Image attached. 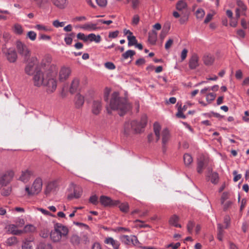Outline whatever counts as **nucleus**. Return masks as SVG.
I'll use <instances>...</instances> for the list:
<instances>
[{
  "instance_id": "864d4df0",
  "label": "nucleus",
  "mask_w": 249,
  "mask_h": 249,
  "mask_svg": "<svg viewBox=\"0 0 249 249\" xmlns=\"http://www.w3.org/2000/svg\"><path fill=\"white\" fill-rule=\"evenodd\" d=\"M195 227V223L192 221H190L187 226V231L189 233H192L193 230Z\"/></svg>"
},
{
  "instance_id": "393cba45",
  "label": "nucleus",
  "mask_w": 249,
  "mask_h": 249,
  "mask_svg": "<svg viewBox=\"0 0 249 249\" xmlns=\"http://www.w3.org/2000/svg\"><path fill=\"white\" fill-rule=\"evenodd\" d=\"M179 220V217L176 214L172 215L169 220V224L176 227L181 228V226L178 223Z\"/></svg>"
},
{
  "instance_id": "2f4dec72",
  "label": "nucleus",
  "mask_w": 249,
  "mask_h": 249,
  "mask_svg": "<svg viewBox=\"0 0 249 249\" xmlns=\"http://www.w3.org/2000/svg\"><path fill=\"white\" fill-rule=\"evenodd\" d=\"M160 126L158 123H155L154 124V131L157 137V141H158L160 139Z\"/></svg>"
},
{
  "instance_id": "69168bd1",
  "label": "nucleus",
  "mask_w": 249,
  "mask_h": 249,
  "mask_svg": "<svg viewBox=\"0 0 249 249\" xmlns=\"http://www.w3.org/2000/svg\"><path fill=\"white\" fill-rule=\"evenodd\" d=\"M131 243L135 246L139 243V240L136 236H131Z\"/></svg>"
},
{
  "instance_id": "a878e982",
  "label": "nucleus",
  "mask_w": 249,
  "mask_h": 249,
  "mask_svg": "<svg viewBox=\"0 0 249 249\" xmlns=\"http://www.w3.org/2000/svg\"><path fill=\"white\" fill-rule=\"evenodd\" d=\"M79 80L78 79H74L71 82V87L70 89V91L71 93H73L76 92L79 87Z\"/></svg>"
},
{
  "instance_id": "7ed1b4c3",
  "label": "nucleus",
  "mask_w": 249,
  "mask_h": 249,
  "mask_svg": "<svg viewBox=\"0 0 249 249\" xmlns=\"http://www.w3.org/2000/svg\"><path fill=\"white\" fill-rule=\"evenodd\" d=\"M146 124L147 117L145 115L142 116L140 120L126 122L124 126V133L126 136L129 135L131 132L140 133L143 131Z\"/></svg>"
},
{
  "instance_id": "72a5a7b5",
  "label": "nucleus",
  "mask_w": 249,
  "mask_h": 249,
  "mask_svg": "<svg viewBox=\"0 0 249 249\" xmlns=\"http://www.w3.org/2000/svg\"><path fill=\"white\" fill-rule=\"evenodd\" d=\"M184 164L186 166H189L193 161V158L189 154H185L183 157Z\"/></svg>"
},
{
  "instance_id": "c85d7f7f",
  "label": "nucleus",
  "mask_w": 249,
  "mask_h": 249,
  "mask_svg": "<svg viewBox=\"0 0 249 249\" xmlns=\"http://www.w3.org/2000/svg\"><path fill=\"white\" fill-rule=\"evenodd\" d=\"M90 42L94 41L96 43H99L101 40V37L100 35H95L94 34H90L87 36V41Z\"/></svg>"
},
{
  "instance_id": "ea45409f",
  "label": "nucleus",
  "mask_w": 249,
  "mask_h": 249,
  "mask_svg": "<svg viewBox=\"0 0 249 249\" xmlns=\"http://www.w3.org/2000/svg\"><path fill=\"white\" fill-rule=\"evenodd\" d=\"M74 35V33L68 34L64 38V41L67 45H71L72 41V36Z\"/></svg>"
},
{
  "instance_id": "e2e57ef3",
  "label": "nucleus",
  "mask_w": 249,
  "mask_h": 249,
  "mask_svg": "<svg viewBox=\"0 0 249 249\" xmlns=\"http://www.w3.org/2000/svg\"><path fill=\"white\" fill-rule=\"evenodd\" d=\"M229 198V193L227 192H224L221 197V204H224V202Z\"/></svg>"
},
{
  "instance_id": "052dcab7",
  "label": "nucleus",
  "mask_w": 249,
  "mask_h": 249,
  "mask_svg": "<svg viewBox=\"0 0 249 249\" xmlns=\"http://www.w3.org/2000/svg\"><path fill=\"white\" fill-rule=\"evenodd\" d=\"M105 66L106 68H107L109 70H114L115 69V65L113 63L110 62H106L105 64Z\"/></svg>"
},
{
  "instance_id": "e433bc0d",
  "label": "nucleus",
  "mask_w": 249,
  "mask_h": 249,
  "mask_svg": "<svg viewBox=\"0 0 249 249\" xmlns=\"http://www.w3.org/2000/svg\"><path fill=\"white\" fill-rule=\"evenodd\" d=\"M135 54L134 51L129 50L122 54V56L125 59H127L129 57H131Z\"/></svg>"
},
{
  "instance_id": "0eeeda50",
  "label": "nucleus",
  "mask_w": 249,
  "mask_h": 249,
  "mask_svg": "<svg viewBox=\"0 0 249 249\" xmlns=\"http://www.w3.org/2000/svg\"><path fill=\"white\" fill-rule=\"evenodd\" d=\"M14 176V172L12 170H8L0 174V185L6 186L10 183Z\"/></svg>"
},
{
  "instance_id": "13d9d810",
  "label": "nucleus",
  "mask_w": 249,
  "mask_h": 249,
  "mask_svg": "<svg viewBox=\"0 0 249 249\" xmlns=\"http://www.w3.org/2000/svg\"><path fill=\"white\" fill-rule=\"evenodd\" d=\"M40 248V249H52V246L50 244L45 245L43 243H40L38 245V249Z\"/></svg>"
},
{
  "instance_id": "412c9836",
  "label": "nucleus",
  "mask_w": 249,
  "mask_h": 249,
  "mask_svg": "<svg viewBox=\"0 0 249 249\" xmlns=\"http://www.w3.org/2000/svg\"><path fill=\"white\" fill-rule=\"evenodd\" d=\"M100 201L101 203L105 206H111L115 204L110 197L104 196H102L100 197Z\"/></svg>"
},
{
  "instance_id": "49530a36",
  "label": "nucleus",
  "mask_w": 249,
  "mask_h": 249,
  "mask_svg": "<svg viewBox=\"0 0 249 249\" xmlns=\"http://www.w3.org/2000/svg\"><path fill=\"white\" fill-rule=\"evenodd\" d=\"M17 242V238L13 236L8 238L6 240V244L9 246H12L15 244Z\"/></svg>"
},
{
  "instance_id": "f8f14e48",
  "label": "nucleus",
  "mask_w": 249,
  "mask_h": 249,
  "mask_svg": "<svg viewBox=\"0 0 249 249\" xmlns=\"http://www.w3.org/2000/svg\"><path fill=\"white\" fill-rule=\"evenodd\" d=\"M71 73V69L68 67H63L61 68L59 72V80L60 82L66 80L70 76Z\"/></svg>"
},
{
  "instance_id": "680f3d73",
  "label": "nucleus",
  "mask_w": 249,
  "mask_h": 249,
  "mask_svg": "<svg viewBox=\"0 0 249 249\" xmlns=\"http://www.w3.org/2000/svg\"><path fill=\"white\" fill-rule=\"evenodd\" d=\"M223 205L224 211H227L231 205L232 202L231 201H227L224 202V204H222Z\"/></svg>"
},
{
  "instance_id": "f704fd0d",
  "label": "nucleus",
  "mask_w": 249,
  "mask_h": 249,
  "mask_svg": "<svg viewBox=\"0 0 249 249\" xmlns=\"http://www.w3.org/2000/svg\"><path fill=\"white\" fill-rule=\"evenodd\" d=\"M34 28L39 31L50 32L51 31L50 28L42 24H37Z\"/></svg>"
},
{
  "instance_id": "20e7f679",
  "label": "nucleus",
  "mask_w": 249,
  "mask_h": 249,
  "mask_svg": "<svg viewBox=\"0 0 249 249\" xmlns=\"http://www.w3.org/2000/svg\"><path fill=\"white\" fill-rule=\"evenodd\" d=\"M69 231L67 227L61 223H55L54 225L53 230L50 233V238L53 242H59L62 238L68 235Z\"/></svg>"
},
{
  "instance_id": "de8ad7c7",
  "label": "nucleus",
  "mask_w": 249,
  "mask_h": 249,
  "mask_svg": "<svg viewBox=\"0 0 249 249\" xmlns=\"http://www.w3.org/2000/svg\"><path fill=\"white\" fill-rule=\"evenodd\" d=\"M35 230V227L31 224H29V225H26L24 227L23 231L25 232H33Z\"/></svg>"
},
{
  "instance_id": "9b49d317",
  "label": "nucleus",
  "mask_w": 249,
  "mask_h": 249,
  "mask_svg": "<svg viewBox=\"0 0 249 249\" xmlns=\"http://www.w3.org/2000/svg\"><path fill=\"white\" fill-rule=\"evenodd\" d=\"M57 187V183L56 180L49 182L46 185L44 190V194L46 196H49L51 193L55 192Z\"/></svg>"
},
{
  "instance_id": "6e6d98bb",
  "label": "nucleus",
  "mask_w": 249,
  "mask_h": 249,
  "mask_svg": "<svg viewBox=\"0 0 249 249\" xmlns=\"http://www.w3.org/2000/svg\"><path fill=\"white\" fill-rule=\"evenodd\" d=\"M216 97V94L213 93H210L207 95L206 100L207 101L211 102L214 100Z\"/></svg>"
},
{
  "instance_id": "37998d69",
  "label": "nucleus",
  "mask_w": 249,
  "mask_h": 249,
  "mask_svg": "<svg viewBox=\"0 0 249 249\" xmlns=\"http://www.w3.org/2000/svg\"><path fill=\"white\" fill-rule=\"evenodd\" d=\"M170 27L167 28H163L160 34V38L161 40H163L165 37L167 36L168 34V31L169 30Z\"/></svg>"
},
{
  "instance_id": "dca6fc26",
  "label": "nucleus",
  "mask_w": 249,
  "mask_h": 249,
  "mask_svg": "<svg viewBox=\"0 0 249 249\" xmlns=\"http://www.w3.org/2000/svg\"><path fill=\"white\" fill-rule=\"evenodd\" d=\"M97 25V24L92 23L91 22H88L80 26V28L84 30L93 31H96L98 29Z\"/></svg>"
},
{
  "instance_id": "c756f323",
  "label": "nucleus",
  "mask_w": 249,
  "mask_h": 249,
  "mask_svg": "<svg viewBox=\"0 0 249 249\" xmlns=\"http://www.w3.org/2000/svg\"><path fill=\"white\" fill-rule=\"evenodd\" d=\"M205 164V160L204 158H200L197 160V172L201 174Z\"/></svg>"
},
{
  "instance_id": "c03bdc74",
  "label": "nucleus",
  "mask_w": 249,
  "mask_h": 249,
  "mask_svg": "<svg viewBox=\"0 0 249 249\" xmlns=\"http://www.w3.org/2000/svg\"><path fill=\"white\" fill-rule=\"evenodd\" d=\"M119 208L121 211L126 213L129 209L128 204L127 203H121L119 206Z\"/></svg>"
},
{
  "instance_id": "6ab92c4d",
  "label": "nucleus",
  "mask_w": 249,
  "mask_h": 249,
  "mask_svg": "<svg viewBox=\"0 0 249 249\" xmlns=\"http://www.w3.org/2000/svg\"><path fill=\"white\" fill-rule=\"evenodd\" d=\"M104 242L107 244L111 245L114 249H119L120 246L119 242L114 240L113 238L110 237L106 238Z\"/></svg>"
},
{
  "instance_id": "f257e3e1",
  "label": "nucleus",
  "mask_w": 249,
  "mask_h": 249,
  "mask_svg": "<svg viewBox=\"0 0 249 249\" xmlns=\"http://www.w3.org/2000/svg\"><path fill=\"white\" fill-rule=\"evenodd\" d=\"M51 58L47 57L42 61L40 68H36L33 77L34 85L36 86H42L46 79V73L55 69V66L51 65Z\"/></svg>"
},
{
  "instance_id": "ddd939ff",
  "label": "nucleus",
  "mask_w": 249,
  "mask_h": 249,
  "mask_svg": "<svg viewBox=\"0 0 249 249\" xmlns=\"http://www.w3.org/2000/svg\"><path fill=\"white\" fill-rule=\"evenodd\" d=\"M161 137L162 151L163 152H165L166 150V145L170 138V132L167 128H164L163 129L161 132Z\"/></svg>"
},
{
  "instance_id": "3c124183",
  "label": "nucleus",
  "mask_w": 249,
  "mask_h": 249,
  "mask_svg": "<svg viewBox=\"0 0 249 249\" xmlns=\"http://www.w3.org/2000/svg\"><path fill=\"white\" fill-rule=\"evenodd\" d=\"M65 24V22H60L58 20H55L53 22V25L56 28L63 27Z\"/></svg>"
},
{
  "instance_id": "f03ea898",
  "label": "nucleus",
  "mask_w": 249,
  "mask_h": 249,
  "mask_svg": "<svg viewBox=\"0 0 249 249\" xmlns=\"http://www.w3.org/2000/svg\"><path fill=\"white\" fill-rule=\"evenodd\" d=\"M109 106L111 109L118 110L120 116H123L131 107L126 99L120 97L117 92L112 94Z\"/></svg>"
},
{
  "instance_id": "39448f33",
  "label": "nucleus",
  "mask_w": 249,
  "mask_h": 249,
  "mask_svg": "<svg viewBox=\"0 0 249 249\" xmlns=\"http://www.w3.org/2000/svg\"><path fill=\"white\" fill-rule=\"evenodd\" d=\"M56 74V68L53 69L46 73V79L42 86L46 87V91L48 93L53 92L57 87V81L54 78Z\"/></svg>"
},
{
  "instance_id": "338daca9",
  "label": "nucleus",
  "mask_w": 249,
  "mask_h": 249,
  "mask_svg": "<svg viewBox=\"0 0 249 249\" xmlns=\"http://www.w3.org/2000/svg\"><path fill=\"white\" fill-rule=\"evenodd\" d=\"M233 174L234 176L233 178V181L234 182H236L238 181L241 178V174H237V172L236 171H234L233 172Z\"/></svg>"
},
{
  "instance_id": "c9c22d12",
  "label": "nucleus",
  "mask_w": 249,
  "mask_h": 249,
  "mask_svg": "<svg viewBox=\"0 0 249 249\" xmlns=\"http://www.w3.org/2000/svg\"><path fill=\"white\" fill-rule=\"evenodd\" d=\"M128 40V46H132L133 45H135L137 43V40L136 38V37L134 36H127Z\"/></svg>"
},
{
  "instance_id": "aec40b11",
  "label": "nucleus",
  "mask_w": 249,
  "mask_h": 249,
  "mask_svg": "<svg viewBox=\"0 0 249 249\" xmlns=\"http://www.w3.org/2000/svg\"><path fill=\"white\" fill-rule=\"evenodd\" d=\"M198 57L196 54L192 55L189 61V67L191 69H196L198 65Z\"/></svg>"
},
{
  "instance_id": "7c9ffc66",
  "label": "nucleus",
  "mask_w": 249,
  "mask_h": 249,
  "mask_svg": "<svg viewBox=\"0 0 249 249\" xmlns=\"http://www.w3.org/2000/svg\"><path fill=\"white\" fill-rule=\"evenodd\" d=\"M214 60L213 56L210 54H207L204 55L203 57V61L205 65H211L213 64Z\"/></svg>"
},
{
  "instance_id": "0e129e2a",
  "label": "nucleus",
  "mask_w": 249,
  "mask_h": 249,
  "mask_svg": "<svg viewBox=\"0 0 249 249\" xmlns=\"http://www.w3.org/2000/svg\"><path fill=\"white\" fill-rule=\"evenodd\" d=\"M89 201L93 204H96L98 203V197L96 195L92 196L90 197Z\"/></svg>"
},
{
  "instance_id": "a211bd4d",
  "label": "nucleus",
  "mask_w": 249,
  "mask_h": 249,
  "mask_svg": "<svg viewBox=\"0 0 249 249\" xmlns=\"http://www.w3.org/2000/svg\"><path fill=\"white\" fill-rule=\"evenodd\" d=\"M208 176H211V181L213 184L217 183L218 181V175L216 172H212V169L210 167L208 168Z\"/></svg>"
},
{
  "instance_id": "473e14b6",
  "label": "nucleus",
  "mask_w": 249,
  "mask_h": 249,
  "mask_svg": "<svg viewBox=\"0 0 249 249\" xmlns=\"http://www.w3.org/2000/svg\"><path fill=\"white\" fill-rule=\"evenodd\" d=\"M187 7V4L185 0H179L176 4V8L178 11H181L182 10L186 9Z\"/></svg>"
},
{
  "instance_id": "774afa93",
  "label": "nucleus",
  "mask_w": 249,
  "mask_h": 249,
  "mask_svg": "<svg viewBox=\"0 0 249 249\" xmlns=\"http://www.w3.org/2000/svg\"><path fill=\"white\" fill-rule=\"evenodd\" d=\"M140 18L138 15H135L134 16L132 23L133 25H137L139 22Z\"/></svg>"
},
{
  "instance_id": "4c0bfd02",
  "label": "nucleus",
  "mask_w": 249,
  "mask_h": 249,
  "mask_svg": "<svg viewBox=\"0 0 249 249\" xmlns=\"http://www.w3.org/2000/svg\"><path fill=\"white\" fill-rule=\"evenodd\" d=\"M14 30L16 34L21 35L23 33L22 26L19 24H16L14 26Z\"/></svg>"
},
{
  "instance_id": "423d86ee",
  "label": "nucleus",
  "mask_w": 249,
  "mask_h": 249,
  "mask_svg": "<svg viewBox=\"0 0 249 249\" xmlns=\"http://www.w3.org/2000/svg\"><path fill=\"white\" fill-rule=\"evenodd\" d=\"M42 179L38 177L34 181L32 185L26 186L25 190L29 196H35L38 194L42 189Z\"/></svg>"
},
{
  "instance_id": "cd10ccee",
  "label": "nucleus",
  "mask_w": 249,
  "mask_h": 249,
  "mask_svg": "<svg viewBox=\"0 0 249 249\" xmlns=\"http://www.w3.org/2000/svg\"><path fill=\"white\" fill-rule=\"evenodd\" d=\"M157 39V33L152 30L148 34V41L152 45L155 44Z\"/></svg>"
},
{
  "instance_id": "bf43d9fd",
  "label": "nucleus",
  "mask_w": 249,
  "mask_h": 249,
  "mask_svg": "<svg viewBox=\"0 0 249 249\" xmlns=\"http://www.w3.org/2000/svg\"><path fill=\"white\" fill-rule=\"evenodd\" d=\"M77 37L78 39L82 40L85 42L87 41V36L82 33H79L77 35Z\"/></svg>"
},
{
  "instance_id": "79ce46f5",
  "label": "nucleus",
  "mask_w": 249,
  "mask_h": 249,
  "mask_svg": "<svg viewBox=\"0 0 249 249\" xmlns=\"http://www.w3.org/2000/svg\"><path fill=\"white\" fill-rule=\"evenodd\" d=\"M27 37L31 40L34 41L36 38V34L34 31H30L27 33Z\"/></svg>"
},
{
  "instance_id": "603ef678",
  "label": "nucleus",
  "mask_w": 249,
  "mask_h": 249,
  "mask_svg": "<svg viewBox=\"0 0 249 249\" xmlns=\"http://www.w3.org/2000/svg\"><path fill=\"white\" fill-rule=\"evenodd\" d=\"M22 249H32L31 242L29 241H25L22 244Z\"/></svg>"
},
{
  "instance_id": "4468645a",
  "label": "nucleus",
  "mask_w": 249,
  "mask_h": 249,
  "mask_svg": "<svg viewBox=\"0 0 249 249\" xmlns=\"http://www.w3.org/2000/svg\"><path fill=\"white\" fill-rule=\"evenodd\" d=\"M71 189L73 190V193L69 195L68 196L69 199H71L73 198H78L81 196L82 189L80 187L72 184L71 186Z\"/></svg>"
},
{
  "instance_id": "5fc2aeb1",
  "label": "nucleus",
  "mask_w": 249,
  "mask_h": 249,
  "mask_svg": "<svg viewBox=\"0 0 249 249\" xmlns=\"http://www.w3.org/2000/svg\"><path fill=\"white\" fill-rule=\"evenodd\" d=\"M122 241L125 244L128 245L131 243V236L124 235L122 237Z\"/></svg>"
},
{
  "instance_id": "f3484780",
  "label": "nucleus",
  "mask_w": 249,
  "mask_h": 249,
  "mask_svg": "<svg viewBox=\"0 0 249 249\" xmlns=\"http://www.w3.org/2000/svg\"><path fill=\"white\" fill-rule=\"evenodd\" d=\"M32 174V172L28 170L22 171L21 176L19 178V180L23 182H27L30 179Z\"/></svg>"
},
{
  "instance_id": "9d476101",
  "label": "nucleus",
  "mask_w": 249,
  "mask_h": 249,
  "mask_svg": "<svg viewBox=\"0 0 249 249\" xmlns=\"http://www.w3.org/2000/svg\"><path fill=\"white\" fill-rule=\"evenodd\" d=\"M2 51L9 62L14 63L16 61L18 56L14 49L9 48L7 50L3 49Z\"/></svg>"
},
{
  "instance_id": "bb28decb",
  "label": "nucleus",
  "mask_w": 249,
  "mask_h": 249,
  "mask_svg": "<svg viewBox=\"0 0 249 249\" xmlns=\"http://www.w3.org/2000/svg\"><path fill=\"white\" fill-rule=\"evenodd\" d=\"M8 231L14 235H19L23 232L22 231L17 229V226L14 224H11L8 226Z\"/></svg>"
},
{
  "instance_id": "6e6552de",
  "label": "nucleus",
  "mask_w": 249,
  "mask_h": 249,
  "mask_svg": "<svg viewBox=\"0 0 249 249\" xmlns=\"http://www.w3.org/2000/svg\"><path fill=\"white\" fill-rule=\"evenodd\" d=\"M16 48L18 53L25 60L27 59L30 56V51L27 46L20 41L16 43Z\"/></svg>"
},
{
  "instance_id": "1a4fd4ad",
  "label": "nucleus",
  "mask_w": 249,
  "mask_h": 249,
  "mask_svg": "<svg viewBox=\"0 0 249 249\" xmlns=\"http://www.w3.org/2000/svg\"><path fill=\"white\" fill-rule=\"evenodd\" d=\"M36 63L37 59L36 58L32 57L30 59L25 68V72L27 74L33 75L35 73L37 68H40V65L37 66Z\"/></svg>"
},
{
  "instance_id": "4be33fe9",
  "label": "nucleus",
  "mask_w": 249,
  "mask_h": 249,
  "mask_svg": "<svg viewBox=\"0 0 249 249\" xmlns=\"http://www.w3.org/2000/svg\"><path fill=\"white\" fill-rule=\"evenodd\" d=\"M74 102L76 107L77 108H80L84 103V97L80 94H76L75 97Z\"/></svg>"
},
{
  "instance_id": "a18cd8bd",
  "label": "nucleus",
  "mask_w": 249,
  "mask_h": 249,
  "mask_svg": "<svg viewBox=\"0 0 249 249\" xmlns=\"http://www.w3.org/2000/svg\"><path fill=\"white\" fill-rule=\"evenodd\" d=\"M205 15V11L202 8H198L196 11V16L197 18H202Z\"/></svg>"
},
{
  "instance_id": "a19ab883",
  "label": "nucleus",
  "mask_w": 249,
  "mask_h": 249,
  "mask_svg": "<svg viewBox=\"0 0 249 249\" xmlns=\"http://www.w3.org/2000/svg\"><path fill=\"white\" fill-rule=\"evenodd\" d=\"M9 14L10 13L7 10H2L0 9V20H6L7 17L6 15Z\"/></svg>"
},
{
  "instance_id": "4d7b16f0",
  "label": "nucleus",
  "mask_w": 249,
  "mask_h": 249,
  "mask_svg": "<svg viewBox=\"0 0 249 249\" xmlns=\"http://www.w3.org/2000/svg\"><path fill=\"white\" fill-rule=\"evenodd\" d=\"M131 1L132 8L134 9L138 8L140 4V1L139 0H131Z\"/></svg>"
},
{
  "instance_id": "b1692460",
  "label": "nucleus",
  "mask_w": 249,
  "mask_h": 249,
  "mask_svg": "<svg viewBox=\"0 0 249 249\" xmlns=\"http://www.w3.org/2000/svg\"><path fill=\"white\" fill-rule=\"evenodd\" d=\"M70 242L73 246H78L81 242V237L76 234H73L70 237Z\"/></svg>"
},
{
  "instance_id": "2eb2a0df",
  "label": "nucleus",
  "mask_w": 249,
  "mask_h": 249,
  "mask_svg": "<svg viewBox=\"0 0 249 249\" xmlns=\"http://www.w3.org/2000/svg\"><path fill=\"white\" fill-rule=\"evenodd\" d=\"M102 104L99 100H95L93 102L92 107V112L95 115L100 113L102 109Z\"/></svg>"
},
{
  "instance_id": "5701e85b",
  "label": "nucleus",
  "mask_w": 249,
  "mask_h": 249,
  "mask_svg": "<svg viewBox=\"0 0 249 249\" xmlns=\"http://www.w3.org/2000/svg\"><path fill=\"white\" fill-rule=\"evenodd\" d=\"M53 3L59 9L65 8L68 3L67 0H52Z\"/></svg>"
},
{
  "instance_id": "58836bf2",
  "label": "nucleus",
  "mask_w": 249,
  "mask_h": 249,
  "mask_svg": "<svg viewBox=\"0 0 249 249\" xmlns=\"http://www.w3.org/2000/svg\"><path fill=\"white\" fill-rule=\"evenodd\" d=\"M217 229H218L217 238L219 240L222 241V237H223V233L222 226L220 224H218Z\"/></svg>"
},
{
  "instance_id": "09e8293b",
  "label": "nucleus",
  "mask_w": 249,
  "mask_h": 249,
  "mask_svg": "<svg viewBox=\"0 0 249 249\" xmlns=\"http://www.w3.org/2000/svg\"><path fill=\"white\" fill-rule=\"evenodd\" d=\"M237 5L240 7V10L242 12H245L247 10V6L244 4L243 2L240 0L237 1Z\"/></svg>"
},
{
  "instance_id": "8fccbe9b",
  "label": "nucleus",
  "mask_w": 249,
  "mask_h": 249,
  "mask_svg": "<svg viewBox=\"0 0 249 249\" xmlns=\"http://www.w3.org/2000/svg\"><path fill=\"white\" fill-rule=\"evenodd\" d=\"M176 116L178 118L185 119L186 116L183 114V110L181 109V106L180 105L178 108V112L176 114Z\"/></svg>"
}]
</instances>
